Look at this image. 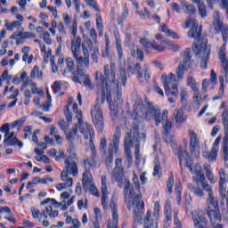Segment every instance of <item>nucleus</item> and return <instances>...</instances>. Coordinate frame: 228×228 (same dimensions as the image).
Wrapping results in <instances>:
<instances>
[{
	"label": "nucleus",
	"mask_w": 228,
	"mask_h": 228,
	"mask_svg": "<svg viewBox=\"0 0 228 228\" xmlns=\"http://www.w3.org/2000/svg\"><path fill=\"white\" fill-rule=\"evenodd\" d=\"M123 193L128 208H134L133 228H138V225H142V215H143L145 205L142 200V186L136 173L133 175V183L129 178H125Z\"/></svg>",
	"instance_id": "f257e3e1"
},
{
	"label": "nucleus",
	"mask_w": 228,
	"mask_h": 228,
	"mask_svg": "<svg viewBox=\"0 0 228 228\" xmlns=\"http://www.w3.org/2000/svg\"><path fill=\"white\" fill-rule=\"evenodd\" d=\"M187 188L191 193H194L199 199H206L207 197V215L210 218V222H222V215H220V204L218 203V198L215 197L213 192V186L207 184L204 187L195 186L193 183H188ZM206 191V193H204Z\"/></svg>",
	"instance_id": "f03ea898"
},
{
	"label": "nucleus",
	"mask_w": 228,
	"mask_h": 228,
	"mask_svg": "<svg viewBox=\"0 0 228 228\" xmlns=\"http://www.w3.org/2000/svg\"><path fill=\"white\" fill-rule=\"evenodd\" d=\"M110 86L114 87V102L109 103L110 110V117H118V107L122 106V86L126 88L127 83V71L124 68H120L117 74V67L115 64L110 65Z\"/></svg>",
	"instance_id": "7ed1b4c3"
},
{
	"label": "nucleus",
	"mask_w": 228,
	"mask_h": 228,
	"mask_svg": "<svg viewBox=\"0 0 228 228\" xmlns=\"http://www.w3.org/2000/svg\"><path fill=\"white\" fill-rule=\"evenodd\" d=\"M178 159L180 162V167L183 165V159L185 160L186 167L189 169L191 174H194L195 175L192 176V183H195L196 184H200L201 188L206 186L208 183V181L206 180V175H204V173H202V167L200 164H196L193 169V159L191 157H190V154L186 150H183L182 147H180L178 153Z\"/></svg>",
	"instance_id": "20e7f679"
},
{
	"label": "nucleus",
	"mask_w": 228,
	"mask_h": 228,
	"mask_svg": "<svg viewBox=\"0 0 228 228\" xmlns=\"http://www.w3.org/2000/svg\"><path fill=\"white\" fill-rule=\"evenodd\" d=\"M132 133L134 134L131 135V132L126 133V135L124 140V149H131L133 147V143L135 142H145L146 134L145 132H141L140 134V126L137 123H134L132 126Z\"/></svg>",
	"instance_id": "39448f33"
},
{
	"label": "nucleus",
	"mask_w": 228,
	"mask_h": 228,
	"mask_svg": "<svg viewBox=\"0 0 228 228\" xmlns=\"http://www.w3.org/2000/svg\"><path fill=\"white\" fill-rule=\"evenodd\" d=\"M161 81L164 85V90L167 97H177V95H179L177 90V78L173 73H170L168 77L167 75H162Z\"/></svg>",
	"instance_id": "423d86ee"
},
{
	"label": "nucleus",
	"mask_w": 228,
	"mask_h": 228,
	"mask_svg": "<svg viewBox=\"0 0 228 228\" xmlns=\"http://www.w3.org/2000/svg\"><path fill=\"white\" fill-rule=\"evenodd\" d=\"M66 171H62L61 174V179L65 181L69 177V174L76 177L77 175V156L76 153H71L69 157L65 160Z\"/></svg>",
	"instance_id": "0eeeda50"
},
{
	"label": "nucleus",
	"mask_w": 228,
	"mask_h": 228,
	"mask_svg": "<svg viewBox=\"0 0 228 228\" xmlns=\"http://www.w3.org/2000/svg\"><path fill=\"white\" fill-rule=\"evenodd\" d=\"M192 65L193 60H191V52L190 50H185L183 53V60L179 63L175 71L178 79H183V77H184V72L190 70Z\"/></svg>",
	"instance_id": "6e6552de"
},
{
	"label": "nucleus",
	"mask_w": 228,
	"mask_h": 228,
	"mask_svg": "<svg viewBox=\"0 0 228 228\" xmlns=\"http://www.w3.org/2000/svg\"><path fill=\"white\" fill-rule=\"evenodd\" d=\"M213 26L216 35H220V33H222L223 42L227 44L228 25L224 24V21L220 19L218 12H216V15L214 16Z\"/></svg>",
	"instance_id": "1a4fd4ad"
},
{
	"label": "nucleus",
	"mask_w": 228,
	"mask_h": 228,
	"mask_svg": "<svg viewBox=\"0 0 228 228\" xmlns=\"http://www.w3.org/2000/svg\"><path fill=\"white\" fill-rule=\"evenodd\" d=\"M147 120H155L156 126H159L162 120H168V110H163V114L161 116V112L159 110H156L154 106L149 105V110L146 112Z\"/></svg>",
	"instance_id": "9d476101"
},
{
	"label": "nucleus",
	"mask_w": 228,
	"mask_h": 228,
	"mask_svg": "<svg viewBox=\"0 0 228 228\" xmlns=\"http://www.w3.org/2000/svg\"><path fill=\"white\" fill-rule=\"evenodd\" d=\"M91 117L94 127L97 131H102L104 129V116L102 115V109L101 105L95 104L94 107L91 110Z\"/></svg>",
	"instance_id": "9b49d317"
},
{
	"label": "nucleus",
	"mask_w": 228,
	"mask_h": 228,
	"mask_svg": "<svg viewBox=\"0 0 228 228\" xmlns=\"http://www.w3.org/2000/svg\"><path fill=\"white\" fill-rule=\"evenodd\" d=\"M193 52L201 56L200 69H202V70H206V69H208V60H209V54L211 53V50L208 47V45L205 43L201 44L200 45H195L193 47Z\"/></svg>",
	"instance_id": "f8f14e48"
},
{
	"label": "nucleus",
	"mask_w": 228,
	"mask_h": 228,
	"mask_svg": "<svg viewBox=\"0 0 228 228\" xmlns=\"http://www.w3.org/2000/svg\"><path fill=\"white\" fill-rule=\"evenodd\" d=\"M103 69L104 75L102 72L96 71L95 79L96 81H101L102 94V95H106V94L111 90L110 88V85H108V77H110V66L104 65Z\"/></svg>",
	"instance_id": "ddd939ff"
},
{
	"label": "nucleus",
	"mask_w": 228,
	"mask_h": 228,
	"mask_svg": "<svg viewBox=\"0 0 228 228\" xmlns=\"http://www.w3.org/2000/svg\"><path fill=\"white\" fill-rule=\"evenodd\" d=\"M124 167H122V159H115V167L110 174V177L112 181H116L119 185H122L124 183Z\"/></svg>",
	"instance_id": "4468645a"
},
{
	"label": "nucleus",
	"mask_w": 228,
	"mask_h": 228,
	"mask_svg": "<svg viewBox=\"0 0 228 228\" xmlns=\"http://www.w3.org/2000/svg\"><path fill=\"white\" fill-rule=\"evenodd\" d=\"M110 208L112 213V221H108L107 228H117L118 226V209L117 208V200L113 196L110 199Z\"/></svg>",
	"instance_id": "2eb2a0df"
},
{
	"label": "nucleus",
	"mask_w": 228,
	"mask_h": 228,
	"mask_svg": "<svg viewBox=\"0 0 228 228\" xmlns=\"http://www.w3.org/2000/svg\"><path fill=\"white\" fill-rule=\"evenodd\" d=\"M78 131L84 134L85 140H88L89 142H94V128L88 123H80L78 124Z\"/></svg>",
	"instance_id": "dca6fc26"
},
{
	"label": "nucleus",
	"mask_w": 228,
	"mask_h": 228,
	"mask_svg": "<svg viewBox=\"0 0 228 228\" xmlns=\"http://www.w3.org/2000/svg\"><path fill=\"white\" fill-rule=\"evenodd\" d=\"M140 44L144 47L146 53H150L149 49H154L155 51H159V53H163L165 51V46L161 45H158L156 42L151 43V41L147 38H141Z\"/></svg>",
	"instance_id": "f3484780"
},
{
	"label": "nucleus",
	"mask_w": 228,
	"mask_h": 228,
	"mask_svg": "<svg viewBox=\"0 0 228 228\" xmlns=\"http://www.w3.org/2000/svg\"><path fill=\"white\" fill-rule=\"evenodd\" d=\"M102 206L103 209H108V200L110 199L109 192H108V186H107V179L106 175H102Z\"/></svg>",
	"instance_id": "a211bd4d"
},
{
	"label": "nucleus",
	"mask_w": 228,
	"mask_h": 228,
	"mask_svg": "<svg viewBox=\"0 0 228 228\" xmlns=\"http://www.w3.org/2000/svg\"><path fill=\"white\" fill-rule=\"evenodd\" d=\"M85 172L82 175V184L84 191H88V188L92 184H94V178H92V175H90V167H84Z\"/></svg>",
	"instance_id": "6ab92c4d"
},
{
	"label": "nucleus",
	"mask_w": 228,
	"mask_h": 228,
	"mask_svg": "<svg viewBox=\"0 0 228 228\" xmlns=\"http://www.w3.org/2000/svg\"><path fill=\"white\" fill-rule=\"evenodd\" d=\"M120 136H122V131L117 127L113 135L112 142L110 143L109 149L114 151L115 154L118 152V147L120 145Z\"/></svg>",
	"instance_id": "aec40b11"
},
{
	"label": "nucleus",
	"mask_w": 228,
	"mask_h": 228,
	"mask_svg": "<svg viewBox=\"0 0 228 228\" xmlns=\"http://www.w3.org/2000/svg\"><path fill=\"white\" fill-rule=\"evenodd\" d=\"M189 138H190V151L191 154L199 151L200 142L199 136L195 134L193 130H189Z\"/></svg>",
	"instance_id": "412c9836"
},
{
	"label": "nucleus",
	"mask_w": 228,
	"mask_h": 228,
	"mask_svg": "<svg viewBox=\"0 0 228 228\" xmlns=\"http://www.w3.org/2000/svg\"><path fill=\"white\" fill-rule=\"evenodd\" d=\"M115 40H116V51L118 54V61H122L124 60V48H122V39H120V34L118 31L114 33Z\"/></svg>",
	"instance_id": "4be33fe9"
},
{
	"label": "nucleus",
	"mask_w": 228,
	"mask_h": 228,
	"mask_svg": "<svg viewBox=\"0 0 228 228\" xmlns=\"http://www.w3.org/2000/svg\"><path fill=\"white\" fill-rule=\"evenodd\" d=\"M73 57L76 60L77 69H89L90 68V59L87 57H83L79 53H75Z\"/></svg>",
	"instance_id": "5701e85b"
},
{
	"label": "nucleus",
	"mask_w": 228,
	"mask_h": 228,
	"mask_svg": "<svg viewBox=\"0 0 228 228\" xmlns=\"http://www.w3.org/2000/svg\"><path fill=\"white\" fill-rule=\"evenodd\" d=\"M192 219L194 222V227L196 228H206V224H208V220L204 218V216L197 212L192 213Z\"/></svg>",
	"instance_id": "b1692460"
},
{
	"label": "nucleus",
	"mask_w": 228,
	"mask_h": 228,
	"mask_svg": "<svg viewBox=\"0 0 228 228\" xmlns=\"http://www.w3.org/2000/svg\"><path fill=\"white\" fill-rule=\"evenodd\" d=\"M71 53L73 56L81 53V37H77L71 39Z\"/></svg>",
	"instance_id": "393cba45"
},
{
	"label": "nucleus",
	"mask_w": 228,
	"mask_h": 228,
	"mask_svg": "<svg viewBox=\"0 0 228 228\" xmlns=\"http://www.w3.org/2000/svg\"><path fill=\"white\" fill-rule=\"evenodd\" d=\"M188 37L190 38H194L196 42H199V40H200V37H202V28H199V25L192 27L188 32Z\"/></svg>",
	"instance_id": "a878e982"
},
{
	"label": "nucleus",
	"mask_w": 228,
	"mask_h": 228,
	"mask_svg": "<svg viewBox=\"0 0 228 228\" xmlns=\"http://www.w3.org/2000/svg\"><path fill=\"white\" fill-rule=\"evenodd\" d=\"M222 122L224 125V136L223 142H228V110H224L222 113Z\"/></svg>",
	"instance_id": "bb28decb"
},
{
	"label": "nucleus",
	"mask_w": 228,
	"mask_h": 228,
	"mask_svg": "<svg viewBox=\"0 0 228 228\" xmlns=\"http://www.w3.org/2000/svg\"><path fill=\"white\" fill-rule=\"evenodd\" d=\"M4 143L6 147H13L15 145H17L19 149H22V147H24V143L17 139V137L4 138Z\"/></svg>",
	"instance_id": "cd10ccee"
},
{
	"label": "nucleus",
	"mask_w": 228,
	"mask_h": 228,
	"mask_svg": "<svg viewBox=\"0 0 228 228\" xmlns=\"http://www.w3.org/2000/svg\"><path fill=\"white\" fill-rule=\"evenodd\" d=\"M77 124H76L71 130L65 133L66 140L69 141L70 146L73 145L74 140H76V135L77 134Z\"/></svg>",
	"instance_id": "c85d7f7f"
},
{
	"label": "nucleus",
	"mask_w": 228,
	"mask_h": 228,
	"mask_svg": "<svg viewBox=\"0 0 228 228\" xmlns=\"http://www.w3.org/2000/svg\"><path fill=\"white\" fill-rule=\"evenodd\" d=\"M173 115L175 124H183V122H186V116H184V111L183 110L175 109Z\"/></svg>",
	"instance_id": "c756f323"
},
{
	"label": "nucleus",
	"mask_w": 228,
	"mask_h": 228,
	"mask_svg": "<svg viewBox=\"0 0 228 228\" xmlns=\"http://www.w3.org/2000/svg\"><path fill=\"white\" fill-rule=\"evenodd\" d=\"M86 76H89V75L86 74L85 72V70H83L82 69L77 68V73L73 72L72 80L74 81V83H78V85H82L81 77H83V79H85L86 77Z\"/></svg>",
	"instance_id": "7c9ffc66"
},
{
	"label": "nucleus",
	"mask_w": 228,
	"mask_h": 228,
	"mask_svg": "<svg viewBox=\"0 0 228 228\" xmlns=\"http://www.w3.org/2000/svg\"><path fill=\"white\" fill-rule=\"evenodd\" d=\"M203 158H205V159H208L209 162H215L216 161V158L218 156V150H213L211 149L210 151H204L202 153Z\"/></svg>",
	"instance_id": "2f4dec72"
},
{
	"label": "nucleus",
	"mask_w": 228,
	"mask_h": 228,
	"mask_svg": "<svg viewBox=\"0 0 228 228\" xmlns=\"http://www.w3.org/2000/svg\"><path fill=\"white\" fill-rule=\"evenodd\" d=\"M76 65L74 64V60L72 58L69 57L66 59V66L62 70V76H67V74H70L72 70H74V67Z\"/></svg>",
	"instance_id": "473e14b6"
},
{
	"label": "nucleus",
	"mask_w": 228,
	"mask_h": 228,
	"mask_svg": "<svg viewBox=\"0 0 228 228\" xmlns=\"http://www.w3.org/2000/svg\"><path fill=\"white\" fill-rule=\"evenodd\" d=\"M97 165V151H91V159H84V167H94Z\"/></svg>",
	"instance_id": "72a5a7b5"
},
{
	"label": "nucleus",
	"mask_w": 228,
	"mask_h": 228,
	"mask_svg": "<svg viewBox=\"0 0 228 228\" xmlns=\"http://www.w3.org/2000/svg\"><path fill=\"white\" fill-rule=\"evenodd\" d=\"M144 228H158V223L151 221V210H148L144 218Z\"/></svg>",
	"instance_id": "f704fd0d"
},
{
	"label": "nucleus",
	"mask_w": 228,
	"mask_h": 228,
	"mask_svg": "<svg viewBox=\"0 0 228 228\" xmlns=\"http://www.w3.org/2000/svg\"><path fill=\"white\" fill-rule=\"evenodd\" d=\"M222 152L223 158L224 159V167L228 168V141H224L222 142Z\"/></svg>",
	"instance_id": "c9c22d12"
},
{
	"label": "nucleus",
	"mask_w": 228,
	"mask_h": 228,
	"mask_svg": "<svg viewBox=\"0 0 228 228\" xmlns=\"http://www.w3.org/2000/svg\"><path fill=\"white\" fill-rule=\"evenodd\" d=\"M100 152L102 156H106L108 154V141L105 136H102L100 141Z\"/></svg>",
	"instance_id": "e433bc0d"
},
{
	"label": "nucleus",
	"mask_w": 228,
	"mask_h": 228,
	"mask_svg": "<svg viewBox=\"0 0 228 228\" xmlns=\"http://www.w3.org/2000/svg\"><path fill=\"white\" fill-rule=\"evenodd\" d=\"M220 87L217 95L213 97V101H218L224 97V77H219Z\"/></svg>",
	"instance_id": "4c0bfd02"
},
{
	"label": "nucleus",
	"mask_w": 228,
	"mask_h": 228,
	"mask_svg": "<svg viewBox=\"0 0 228 228\" xmlns=\"http://www.w3.org/2000/svg\"><path fill=\"white\" fill-rule=\"evenodd\" d=\"M197 26H199V23H197L195 18H192L191 16L185 20L184 24H183V28L184 29H188L189 28H197Z\"/></svg>",
	"instance_id": "58836bf2"
},
{
	"label": "nucleus",
	"mask_w": 228,
	"mask_h": 228,
	"mask_svg": "<svg viewBox=\"0 0 228 228\" xmlns=\"http://www.w3.org/2000/svg\"><path fill=\"white\" fill-rule=\"evenodd\" d=\"M221 67H222V74L224 76L225 79L228 77V59L227 57L220 59Z\"/></svg>",
	"instance_id": "ea45409f"
},
{
	"label": "nucleus",
	"mask_w": 228,
	"mask_h": 228,
	"mask_svg": "<svg viewBox=\"0 0 228 228\" xmlns=\"http://www.w3.org/2000/svg\"><path fill=\"white\" fill-rule=\"evenodd\" d=\"M183 8L184 13H187V15H195V12H197L195 5L191 4H184Z\"/></svg>",
	"instance_id": "a19ab883"
},
{
	"label": "nucleus",
	"mask_w": 228,
	"mask_h": 228,
	"mask_svg": "<svg viewBox=\"0 0 228 228\" xmlns=\"http://www.w3.org/2000/svg\"><path fill=\"white\" fill-rule=\"evenodd\" d=\"M115 153V151L112 149H108V155H105L104 158V163L106 167H111V163H113V154Z\"/></svg>",
	"instance_id": "79ce46f5"
},
{
	"label": "nucleus",
	"mask_w": 228,
	"mask_h": 228,
	"mask_svg": "<svg viewBox=\"0 0 228 228\" xmlns=\"http://www.w3.org/2000/svg\"><path fill=\"white\" fill-rule=\"evenodd\" d=\"M153 175L154 177H158V179L161 177V164L159 163V159H155Z\"/></svg>",
	"instance_id": "37998d69"
},
{
	"label": "nucleus",
	"mask_w": 228,
	"mask_h": 228,
	"mask_svg": "<svg viewBox=\"0 0 228 228\" xmlns=\"http://www.w3.org/2000/svg\"><path fill=\"white\" fill-rule=\"evenodd\" d=\"M193 91V102L194 104H196L197 106H199V104H200V102L202 101V94H200V91L199 90V87L197 89H192Z\"/></svg>",
	"instance_id": "c03bdc74"
},
{
	"label": "nucleus",
	"mask_w": 228,
	"mask_h": 228,
	"mask_svg": "<svg viewBox=\"0 0 228 228\" xmlns=\"http://www.w3.org/2000/svg\"><path fill=\"white\" fill-rule=\"evenodd\" d=\"M134 71L137 74V79L140 83H143V69L140 63H136L134 66Z\"/></svg>",
	"instance_id": "a18cd8bd"
},
{
	"label": "nucleus",
	"mask_w": 228,
	"mask_h": 228,
	"mask_svg": "<svg viewBox=\"0 0 228 228\" xmlns=\"http://www.w3.org/2000/svg\"><path fill=\"white\" fill-rule=\"evenodd\" d=\"M187 85L191 88V90H195L199 88L197 86V82L195 81V78L193 77V73H189L187 77Z\"/></svg>",
	"instance_id": "49530a36"
},
{
	"label": "nucleus",
	"mask_w": 228,
	"mask_h": 228,
	"mask_svg": "<svg viewBox=\"0 0 228 228\" xmlns=\"http://www.w3.org/2000/svg\"><path fill=\"white\" fill-rule=\"evenodd\" d=\"M161 123L164 124V126H163L164 134L166 136H167L168 133H170V131L172 129V123L168 119L162 120Z\"/></svg>",
	"instance_id": "de8ad7c7"
},
{
	"label": "nucleus",
	"mask_w": 228,
	"mask_h": 228,
	"mask_svg": "<svg viewBox=\"0 0 228 228\" xmlns=\"http://www.w3.org/2000/svg\"><path fill=\"white\" fill-rule=\"evenodd\" d=\"M125 155H126V161L125 163H127L128 168L131 167V165H133V156L131 155V149L125 150Z\"/></svg>",
	"instance_id": "09e8293b"
},
{
	"label": "nucleus",
	"mask_w": 228,
	"mask_h": 228,
	"mask_svg": "<svg viewBox=\"0 0 228 228\" xmlns=\"http://www.w3.org/2000/svg\"><path fill=\"white\" fill-rule=\"evenodd\" d=\"M164 215L167 222H170V220H172V212L170 211V202H167L164 209Z\"/></svg>",
	"instance_id": "8fccbe9b"
},
{
	"label": "nucleus",
	"mask_w": 228,
	"mask_h": 228,
	"mask_svg": "<svg viewBox=\"0 0 228 228\" xmlns=\"http://www.w3.org/2000/svg\"><path fill=\"white\" fill-rule=\"evenodd\" d=\"M45 211L50 218H56L58 216V210H53L51 206H47Z\"/></svg>",
	"instance_id": "3c124183"
},
{
	"label": "nucleus",
	"mask_w": 228,
	"mask_h": 228,
	"mask_svg": "<svg viewBox=\"0 0 228 228\" xmlns=\"http://www.w3.org/2000/svg\"><path fill=\"white\" fill-rule=\"evenodd\" d=\"M172 188H174V174L169 173V178L167 182V189L168 193H172Z\"/></svg>",
	"instance_id": "603ef678"
},
{
	"label": "nucleus",
	"mask_w": 228,
	"mask_h": 228,
	"mask_svg": "<svg viewBox=\"0 0 228 228\" xmlns=\"http://www.w3.org/2000/svg\"><path fill=\"white\" fill-rule=\"evenodd\" d=\"M83 85L87 88V90H94V85L92 84V80H90V76H86L83 80Z\"/></svg>",
	"instance_id": "864d4df0"
},
{
	"label": "nucleus",
	"mask_w": 228,
	"mask_h": 228,
	"mask_svg": "<svg viewBox=\"0 0 228 228\" xmlns=\"http://www.w3.org/2000/svg\"><path fill=\"white\" fill-rule=\"evenodd\" d=\"M86 3L88 6H90L91 8H93V10L96 11L97 13H99L101 12V9L99 8V6L97 5V2H95V0H86Z\"/></svg>",
	"instance_id": "5fc2aeb1"
},
{
	"label": "nucleus",
	"mask_w": 228,
	"mask_h": 228,
	"mask_svg": "<svg viewBox=\"0 0 228 228\" xmlns=\"http://www.w3.org/2000/svg\"><path fill=\"white\" fill-rule=\"evenodd\" d=\"M198 10L200 17H202L203 19L205 17H208V12L206 11V4H204V3L198 5Z\"/></svg>",
	"instance_id": "6e6d98bb"
},
{
	"label": "nucleus",
	"mask_w": 228,
	"mask_h": 228,
	"mask_svg": "<svg viewBox=\"0 0 228 228\" xmlns=\"http://www.w3.org/2000/svg\"><path fill=\"white\" fill-rule=\"evenodd\" d=\"M205 170H206L207 179H208L211 184H215V183L216 182L215 181V176L213 175V172H211V170H209V168L207 167H205Z\"/></svg>",
	"instance_id": "4d7b16f0"
},
{
	"label": "nucleus",
	"mask_w": 228,
	"mask_h": 228,
	"mask_svg": "<svg viewBox=\"0 0 228 228\" xmlns=\"http://www.w3.org/2000/svg\"><path fill=\"white\" fill-rule=\"evenodd\" d=\"M181 101L183 106H186L188 101V91L186 89H182L181 91Z\"/></svg>",
	"instance_id": "13d9d810"
},
{
	"label": "nucleus",
	"mask_w": 228,
	"mask_h": 228,
	"mask_svg": "<svg viewBox=\"0 0 228 228\" xmlns=\"http://www.w3.org/2000/svg\"><path fill=\"white\" fill-rule=\"evenodd\" d=\"M21 40H26L28 38H37V35L32 32H20Z\"/></svg>",
	"instance_id": "bf43d9fd"
},
{
	"label": "nucleus",
	"mask_w": 228,
	"mask_h": 228,
	"mask_svg": "<svg viewBox=\"0 0 228 228\" xmlns=\"http://www.w3.org/2000/svg\"><path fill=\"white\" fill-rule=\"evenodd\" d=\"M175 194L178 204H181V191H183V186H181V183L175 184Z\"/></svg>",
	"instance_id": "052dcab7"
},
{
	"label": "nucleus",
	"mask_w": 228,
	"mask_h": 228,
	"mask_svg": "<svg viewBox=\"0 0 228 228\" xmlns=\"http://www.w3.org/2000/svg\"><path fill=\"white\" fill-rule=\"evenodd\" d=\"M87 191H90L92 195H94V197H101V193H99V190H97V187L94 183L89 185Z\"/></svg>",
	"instance_id": "680f3d73"
},
{
	"label": "nucleus",
	"mask_w": 228,
	"mask_h": 228,
	"mask_svg": "<svg viewBox=\"0 0 228 228\" xmlns=\"http://www.w3.org/2000/svg\"><path fill=\"white\" fill-rule=\"evenodd\" d=\"M226 44L227 43H224L219 49V53H218V56H219V60L222 59V58H227V55H226Z\"/></svg>",
	"instance_id": "e2e57ef3"
},
{
	"label": "nucleus",
	"mask_w": 228,
	"mask_h": 228,
	"mask_svg": "<svg viewBox=\"0 0 228 228\" xmlns=\"http://www.w3.org/2000/svg\"><path fill=\"white\" fill-rule=\"evenodd\" d=\"M24 122H26V117H22L20 119L14 121L12 124V127H19V129H20V127H22V124H24Z\"/></svg>",
	"instance_id": "0e129e2a"
},
{
	"label": "nucleus",
	"mask_w": 228,
	"mask_h": 228,
	"mask_svg": "<svg viewBox=\"0 0 228 228\" xmlns=\"http://www.w3.org/2000/svg\"><path fill=\"white\" fill-rule=\"evenodd\" d=\"M58 126L61 127V131H63V133H67V131H69V124H67L65 122V120L60 119L58 121Z\"/></svg>",
	"instance_id": "69168bd1"
},
{
	"label": "nucleus",
	"mask_w": 228,
	"mask_h": 228,
	"mask_svg": "<svg viewBox=\"0 0 228 228\" xmlns=\"http://www.w3.org/2000/svg\"><path fill=\"white\" fill-rule=\"evenodd\" d=\"M91 58L94 63H99V48H94L93 53L91 54Z\"/></svg>",
	"instance_id": "338daca9"
},
{
	"label": "nucleus",
	"mask_w": 228,
	"mask_h": 228,
	"mask_svg": "<svg viewBox=\"0 0 228 228\" xmlns=\"http://www.w3.org/2000/svg\"><path fill=\"white\" fill-rule=\"evenodd\" d=\"M29 46H25L21 49V53H23L22 61H28V58L29 56Z\"/></svg>",
	"instance_id": "774afa93"
}]
</instances>
